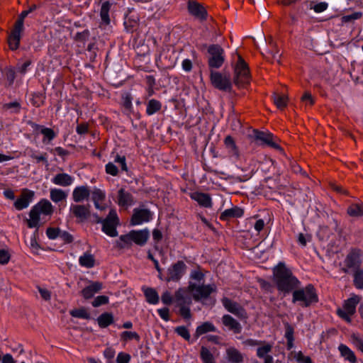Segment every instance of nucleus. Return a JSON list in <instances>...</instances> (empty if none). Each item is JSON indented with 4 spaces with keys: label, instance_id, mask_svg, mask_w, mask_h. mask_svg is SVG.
Returning <instances> with one entry per match:
<instances>
[{
    "label": "nucleus",
    "instance_id": "1",
    "mask_svg": "<svg viewBox=\"0 0 363 363\" xmlns=\"http://www.w3.org/2000/svg\"><path fill=\"white\" fill-rule=\"evenodd\" d=\"M278 290L284 295L298 288L300 282L284 264H279L274 272Z\"/></svg>",
    "mask_w": 363,
    "mask_h": 363
},
{
    "label": "nucleus",
    "instance_id": "2",
    "mask_svg": "<svg viewBox=\"0 0 363 363\" xmlns=\"http://www.w3.org/2000/svg\"><path fill=\"white\" fill-rule=\"evenodd\" d=\"M54 212V206L47 199H41L30 210L28 225L30 228H38L40 225L41 216L50 217Z\"/></svg>",
    "mask_w": 363,
    "mask_h": 363
},
{
    "label": "nucleus",
    "instance_id": "3",
    "mask_svg": "<svg viewBox=\"0 0 363 363\" xmlns=\"http://www.w3.org/2000/svg\"><path fill=\"white\" fill-rule=\"evenodd\" d=\"M318 301V296L313 285L308 284L306 287L294 290L293 292V303H299L303 307H308Z\"/></svg>",
    "mask_w": 363,
    "mask_h": 363
},
{
    "label": "nucleus",
    "instance_id": "4",
    "mask_svg": "<svg viewBox=\"0 0 363 363\" xmlns=\"http://www.w3.org/2000/svg\"><path fill=\"white\" fill-rule=\"evenodd\" d=\"M238 57L234 67V82L238 86H244L250 82L248 66L242 57L236 53Z\"/></svg>",
    "mask_w": 363,
    "mask_h": 363
},
{
    "label": "nucleus",
    "instance_id": "5",
    "mask_svg": "<svg viewBox=\"0 0 363 363\" xmlns=\"http://www.w3.org/2000/svg\"><path fill=\"white\" fill-rule=\"evenodd\" d=\"M361 297L353 294L345 301L342 306L337 309V315L345 321L351 322V316L356 312V307L359 303Z\"/></svg>",
    "mask_w": 363,
    "mask_h": 363
},
{
    "label": "nucleus",
    "instance_id": "6",
    "mask_svg": "<svg viewBox=\"0 0 363 363\" xmlns=\"http://www.w3.org/2000/svg\"><path fill=\"white\" fill-rule=\"evenodd\" d=\"M208 65L211 68H220L224 61L225 55L223 49L218 45H212L208 48Z\"/></svg>",
    "mask_w": 363,
    "mask_h": 363
},
{
    "label": "nucleus",
    "instance_id": "7",
    "mask_svg": "<svg viewBox=\"0 0 363 363\" xmlns=\"http://www.w3.org/2000/svg\"><path fill=\"white\" fill-rule=\"evenodd\" d=\"M102 230L110 237L118 235L116 226L118 224V218L116 210L111 209L106 218L101 220Z\"/></svg>",
    "mask_w": 363,
    "mask_h": 363
},
{
    "label": "nucleus",
    "instance_id": "8",
    "mask_svg": "<svg viewBox=\"0 0 363 363\" xmlns=\"http://www.w3.org/2000/svg\"><path fill=\"white\" fill-rule=\"evenodd\" d=\"M211 82L214 87L221 91H230L232 84L229 74L218 72H211Z\"/></svg>",
    "mask_w": 363,
    "mask_h": 363
},
{
    "label": "nucleus",
    "instance_id": "9",
    "mask_svg": "<svg viewBox=\"0 0 363 363\" xmlns=\"http://www.w3.org/2000/svg\"><path fill=\"white\" fill-rule=\"evenodd\" d=\"M23 28V12L19 14L13 30L8 38V43L11 50H16L20 44L21 33Z\"/></svg>",
    "mask_w": 363,
    "mask_h": 363
},
{
    "label": "nucleus",
    "instance_id": "10",
    "mask_svg": "<svg viewBox=\"0 0 363 363\" xmlns=\"http://www.w3.org/2000/svg\"><path fill=\"white\" fill-rule=\"evenodd\" d=\"M254 138L259 142L260 145H266L274 149H279L280 147L277 143V140L274 135L269 132H260L254 130Z\"/></svg>",
    "mask_w": 363,
    "mask_h": 363
},
{
    "label": "nucleus",
    "instance_id": "11",
    "mask_svg": "<svg viewBox=\"0 0 363 363\" xmlns=\"http://www.w3.org/2000/svg\"><path fill=\"white\" fill-rule=\"evenodd\" d=\"M189 289L192 292L194 298L196 300L207 298L215 290V287L211 285L197 286L191 284Z\"/></svg>",
    "mask_w": 363,
    "mask_h": 363
},
{
    "label": "nucleus",
    "instance_id": "12",
    "mask_svg": "<svg viewBox=\"0 0 363 363\" xmlns=\"http://www.w3.org/2000/svg\"><path fill=\"white\" fill-rule=\"evenodd\" d=\"M116 202L120 207L125 209L135 203L134 198L131 193L123 188H121L118 191Z\"/></svg>",
    "mask_w": 363,
    "mask_h": 363
},
{
    "label": "nucleus",
    "instance_id": "13",
    "mask_svg": "<svg viewBox=\"0 0 363 363\" xmlns=\"http://www.w3.org/2000/svg\"><path fill=\"white\" fill-rule=\"evenodd\" d=\"M152 219L151 212L145 208L135 209L131 218L133 225H139L143 223L150 221Z\"/></svg>",
    "mask_w": 363,
    "mask_h": 363
},
{
    "label": "nucleus",
    "instance_id": "14",
    "mask_svg": "<svg viewBox=\"0 0 363 363\" xmlns=\"http://www.w3.org/2000/svg\"><path fill=\"white\" fill-rule=\"evenodd\" d=\"M186 265L183 262H178L168 269L167 281H178L185 272Z\"/></svg>",
    "mask_w": 363,
    "mask_h": 363
},
{
    "label": "nucleus",
    "instance_id": "15",
    "mask_svg": "<svg viewBox=\"0 0 363 363\" xmlns=\"http://www.w3.org/2000/svg\"><path fill=\"white\" fill-rule=\"evenodd\" d=\"M362 252L359 250L351 251L345 259V264L349 268H353L355 270L359 269V267L362 262Z\"/></svg>",
    "mask_w": 363,
    "mask_h": 363
},
{
    "label": "nucleus",
    "instance_id": "16",
    "mask_svg": "<svg viewBox=\"0 0 363 363\" xmlns=\"http://www.w3.org/2000/svg\"><path fill=\"white\" fill-rule=\"evenodd\" d=\"M91 199L96 209L104 211L106 208V206L102 204V202L106 199V193L104 191L96 187L94 188L91 191Z\"/></svg>",
    "mask_w": 363,
    "mask_h": 363
},
{
    "label": "nucleus",
    "instance_id": "17",
    "mask_svg": "<svg viewBox=\"0 0 363 363\" xmlns=\"http://www.w3.org/2000/svg\"><path fill=\"white\" fill-rule=\"evenodd\" d=\"M130 233L133 242L141 246L144 245L147 242L150 236L149 231L147 229L131 230Z\"/></svg>",
    "mask_w": 363,
    "mask_h": 363
},
{
    "label": "nucleus",
    "instance_id": "18",
    "mask_svg": "<svg viewBox=\"0 0 363 363\" xmlns=\"http://www.w3.org/2000/svg\"><path fill=\"white\" fill-rule=\"evenodd\" d=\"M90 190L87 186H79L74 189L72 191V199L74 201L79 203L89 198Z\"/></svg>",
    "mask_w": 363,
    "mask_h": 363
},
{
    "label": "nucleus",
    "instance_id": "19",
    "mask_svg": "<svg viewBox=\"0 0 363 363\" xmlns=\"http://www.w3.org/2000/svg\"><path fill=\"white\" fill-rule=\"evenodd\" d=\"M70 212L80 220H86L89 216V208L84 205L72 204Z\"/></svg>",
    "mask_w": 363,
    "mask_h": 363
},
{
    "label": "nucleus",
    "instance_id": "20",
    "mask_svg": "<svg viewBox=\"0 0 363 363\" xmlns=\"http://www.w3.org/2000/svg\"><path fill=\"white\" fill-rule=\"evenodd\" d=\"M116 3V0H106L102 3L100 11L101 24L108 25L110 23L109 11L111 5Z\"/></svg>",
    "mask_w": 363,
    "mask_h": 363
},
{
    "label": "nucleus",
    "instance_id": "21",
    "mask_svg": "<svg viewBox=\"0 0 363 363\" xmlns=\"http://www.w3.org/2000/svg\"><path fill=\"white\" fill-rule=\"evenodd\" d=\"M28 125H30L33 128V130L36 134L40 133V134L43 135V136H44L43 140L44 141L45 140H48V141L50 142L55 136L54 131L51 128L40 127L38 125H36L30 121L28 122Z\"/></svg>",
    "mask_w": 363,
    "mask_h": 363
},
{
    "label": "nucleus",
    "instance_id": "22",
    "mask_svg": "<svg viewBox=\"0 0 363 363\" xmlns=\"http://www.w3.org/2000/svg\"><path fill=\"white\" fill-rule=\"evenodd\" d=\"M190 197L203 207L210 208L212 206L211 199L207 194L195 191L190 194Z\"/></svg>",
    "mask_w": 363,
    "mask_h": 363
},
{
    "label": "nucleus",
    "instance_id": "23",
    "mask_svg": "<svg viewBox=\"0 0 363 363\" xmlns=\"http://www.w3.org/2000/svg\"><path fill=\"white\" fill-rule=\"evenodd\" d=\"M223 324L234 333H240L242 330L241 325L230 315H224L222 318Z\"/></svg>",
    "mask_w": 363,
    "mask_h": 363
},
{
    "label": "nucleus",
    "instance_id": "24",
    "mask_svg": "<svg viewBox=\"0 0 363 363\" xmlns=\"http://www.w3.org/2000/svg\"><path fill=\"white\" fill-rule=\"evenodd\" d=\"M51 182L55 185L67 186L73 183L74 178L68 174L60 173L53 177Z\"/></svg>",
    "mask_w": 363,
    "mask_h": 363
},
{
    "label": "nucleus",
    "instance_id": "25",
    "mask_svg": "<svg viewBox=\"0 0 363 363\" xmlns=\"http://www.w3.org/2000/svg\"><path fill=\"white\" fill-rule=\"evenodd\" d=\"M188 9L190 13L199 19H205L206 16V9L199 4L189 2Z\"/></svg>",
    "mask_w": 363,
    "mask_h": 363
},
{
    "label": "nucleus",
    "instance_id": "26",
    "mask_svg": "<svg viewBox=\"0 0 363 363\" xmlns=\"http://www.w3.org/2000/svg\"><path fill=\"white\" fill-rule=\"evenodd\" d=\"M225 354L227 360L230 363H242L243 361L242 354L233 347L227 348Z\"/></svg>",
    "mask_w": 363,
    "mask_h": 363
},
{
    "label": "nucleus",
    "instance_id": "27",
    "mask_svg": "<svg viewBox=\"0 0 363 363\" xmlns=\"http://www.w3.org/2000/svg\"><path fill=\"white\" fill-rule=\"evenodd\" d=\"M224 307L230 313L242 316L244 313L243 309L235 302L232 301L228 298H224L222 300Z\"/></svg>",
    "mask_w": 363,
    "mask_h": 363
},
{
    "label": "nucleus",
    "instance_id": "28",
    "mask_svg": "<svg viewBox=\"0 0 363 363\" xmlns=\"http://www.w3.org/2000/svg\"><path fill=\"white\" fill-rule=\"evenodd\" d=\"M102 289V284L98 281L91 282L86 286L82 291V296L85 298H90Z\"/></svg>",
    "mask_w": 363,
    "mask_h": 363
},
{
    "label": "nucleus",
    "instance_id": "29",
    "mask_svg": "<svg viewBox=\"0 0 363 363\" xmlns=\"http://www.w3.org/2000/svg\"><path fill=\"white\" fill-rule=\"evenodd\" d=\"M224 144L230 157L238 159L239 157V151L233 138L228 135L224 140Z\"/></svg>",
    "mask_w": 363,
    "mask_h": 363
},
{
    "label": "nucleus",
    "instance_id": "30",
    "mask_svg": "<svg viewBox=\"0 0 363 363\" xmlns=\"http://www.w3.org/2000/svg\"><path fill=\"white\" fill-rule=\"evenodd\" d=\"M243 215V210L239 207H233L225 210L220 215V219L228 220L231 218H240Z\"/></svg>",
    "mask_w": 363,
    "mask_h": 363
},
{
    "label": "nucleus",
    "instance_id": "31",
    "mask_svg": "<svg viewBox=\"0 0 363 363\" xmlns=\"http://www.w3.org/2000/svg\"><path fill=\"white\" fill-rule=\"evenodd\" d=\"M142 290L149 303L157 304L159 302V296L155 289L150 287L143 286Z\"/></svg>",
    "mask_w": 363,
    "mask_h": 363
},
{
    "label": "nucleus",
    "instance_id": "32",
    "mask_svg": "<svg viewBox=\"0 0 363 363\" xmlns=\"http://www.w3.org/2000/svg\"><path fill=\"white\" fill-rule=\"evenodd\" d=\"M347 214L351 217L359 218L363 216V203H351L347 209Z\"/></svg>",
    "mask_w": 363,
    "mask_h": 363
},
{
    "label": "nucleus",
    "instance_id": "33",
    "mask_svg": "<svg viewBox=\"0 0 363 363\" xmlns=\"http://www.w3.org/2000/svg\"><path fill=\"white\" fill-rule=\"evenodd\" d=\"M79 264L85 268H92L95 265V259L93 255L89 252H84L79 258Z\"/></svg>",
    "mask_w": 363,
    "mask_h": 363
},
{
    "label": "nucleus",
    "instance_id": "34",
    "mask_svg": "<svg viewBox=\"0 0 363 363\" xmlns=\"http://www.w3.org/2000/svg\"><path fill=\"white\" fill-rule=\"evenodd\" d=\"M174 301L178 306L189 305L191 303V298L187 296L185 289H179L175 293Z\"/></svg>",
    "mask_w": 363,
    "mask_h": 363
},
{
    "label": "nucleus",
    "instance_id": "35",
    "mask_svg": "<svg viewBox=\"0 0 363 363\" xmlns=\"http://www.w3.org/2000/svg\"><path fill=\"white\" fill-rule=\"evenodd\" d=\"M50 197L54 203H58L65 200L67 194L61 189L52 188L50 191Z\"/></svg>",
    "mask_w": 363,
    "mask_h": 363
},
{
    "label": "nucleus",
    "instance_id": "36",
    "mask_svg": "<svg viewBox=\"0 0 363 363\" xmlns=\"http://www.w3.org/2000/svg\"><path fill=\"white\" fill-rule=\"evenodd\" d=\"M338 350L342 357L348 360L351 363H355L357 361L354 353L345 345L341 344L338 347Z\"/></svg>",
    "mask_w": 363,
    "mask_h": 363
},
{
    "label": "nucleus",
    "instance_id": "37",
    "mask_svg": "<svg viewBox=\"0 0 363 363\" xmlns=\"http://www.w3.org/2000/svg\"><path fill=\"white\" fill-rule=\"evenodd\" d=\"M113 321V316L111 313H104L100 315L97 318V322L101 328H106Z\"/></svg>",
    "mask_w": 363,
    "mask_h": 363
},
{
    "label": "nucleus",
    "instance_id": "38",
    "mask_svg": "<svg viewBox=\"0 0 363 363\" xmlns=\"http://www.w3.org/2000/svg\"><path fill=\"white\" fill-rule=\"evenodd\" d=\"M161 103L155 99H151L147 104L146 113L148 116H152L160 110Z\"/></svg>",
    "mask_w": 363,
    "mask_h": 363
},
{
    "label": "nucleus",
    "instance_id": "39",
    "mask_svg": "<svg viewBox=\"0 0 363 363\" xmlns=\"http://www.w3.org/2000/svg\"><path fill=\"white\" fill-rule=\"evenodd\" d=\"M216 327L210 322H205L199 327H197L196 333L197 335H201L208 332H215Z\"/></svg>",
    "mask_w": 363,
    "mask_h": 363
},
{
    "label": "nucleus",
    "instance_id": "40",
    "mask_svg": "<svg viewBox=\"0 0 363 363\" xmlns=\"http://www.w3.org/2000/svg\"><path fill=\"white\" fill-rule=\"evenodd\" d=\"M257 349V356L259 358H265L269 356L267 354L271 352L272 349V344L264 343L263 345H258Z\"/></svg>",
    "mask_w": 363,
    "mask_h": 363
},
{
    "label": "nucleus",
    "instance_id": "41",
    "mask_svg": "<svg viewBox=\"0 0 363 363\" xmlns=\"http://www.w3.org/2000/svg\"><path fill=\"white\" fill-rule=\"evenodd\" d=\"M133 240L131 239L130 233L121 235L118 240L116 241V245L120 248L128 247L132 245Z\"/></svg>",
    "mask_w": 363,
    "mask_h": 363
},
{
    "label": "nucleus",
    "instance_id": "42",
    "mask_svg": "<svg viewBox=\"0 0 363 363\" xmlns=\"http://www.w3.org/2000/svg\"><path fill=\"white\" fill-rule=\"evenodd\" d=\"M298 363H313L308 356H305L301 351H294L290 354Z\"/></svg>",
    "mask_w": 363,
    "mask_h": 363
},
{
    "label": "nucleus",
    "instance_id": "43",
    "mask_svg": "<svg viewBox=\"0 0 363 363\" xmlns=\"http://www.w3.org/2000/svg\"><path fill=\"white\" fill-rule=\"evenodd\" d=\"M354 284L356 288L363 289V269H357L354 272Z\"/></svg>",
    "mask_w": 363,
    "mask_h": 363
},
{
    "label": "nucleus",
    "instance_id": "44",
    "mask_svg": "<svg viewBox=\"0 0 363 363\" xmlns=\"http://www.w3.org/2000/svg\"><path fill=\"white\" fill-rule=\"evenodd\" d=\"M274 102L278 108L282 109L287 105V96L279 94H274Z\"/></svg>",
    "mask_w": 363,
    "mask_h": 363
},
{
    "label": "nucleus",
    "instance_id": "45",
    "mask_svg": "<svg viewBox=\"0 0 363 363\" xmlns=\"http://www.w3.org/2000/svg\"><path fill=\"white\" fill-rule=\"evenodd\" d=\"M201 358L203 363H216L212 353L205 347L201 349Z\"/></svg>",
    "mask_w": 363,
    "mask_h": 363
},
{
    "label": "nucleus",
    "instance_id": "46",
    "mask_svg": "<svg viewBox=\"0 0 363 363\" xmlns=\"http://www.w3.org/2000/svg\"><path fill=\"white\" fill-rule=\"evenodd\" d=\"M60 229L58 228H48L46 230V235L50 240H55L59 238Z\"/></svg>",
    "mask_w": 363,
    "mask_h": 363
},
{
    "label": "nucleus",
    "instance_id": "47",
    "mask_svg": "<svg viewBox=\"0 0 363 363\" xmlns=\"http://www.w3.org/2000/svg\"><path fill=\"white\" fill-rule=\"evenodd\" d=\"M121 339L124 340H140L139 335L134 331H124L121 335Z\"/></svg>",
    "mask_w": 363,
    "mask_h": 363
},
{
    "label": "nucleus",
    "instance_id": "48",
    "mask_svg": "<svg viewBox=\"0 0 363 363\" xmlns=\"http://www.w3.org/2000/svg\"><path fill=\"white\" fill-rule=\"evenodd\" d=\"M70 314L73 317L88 319L89 318V314L84 309H76L73 310L70 312Z\"/></svg>",
    "mask_w": 363,
    "mask_h": 363
},
{
    "label": "nucleus",
    "instance_id": "49",
    "mask_svg": "<svg viewBox=\"0 0 363 363\" xmlns=\"http://www.w3.org/2000/svg\"><path fill=\"white\" fill-rule=\"evenodd\" d=\"M35 197V192L33 191L24 189V208H26Z\"/></svg>",
    "mask_w": 363,
    "mask_h": 363
},
{
    "label": "nucleus",
    "instance_id": "50",
    "mask_svg": "<svg viewBox=\"0 0 363 363\" xmlns=\"http://www.w3.org/2000/svg\"><path fill=\"white\" fill-rule=\"evenodd\" d=\"M131 359V356L125 352H121L118 354L116 357L117 363H129Z\"/></svg>",
    "mask_w": 363,
    "mask_h": 363
},
{
    "label": "nucleus",
    "instance_id": "51",
    "mask_svg": "<svg viewBox=\"0 0 363 363\" xmlns=\"http://www.w3.org/2000/svg\"><path fill=\"white\" fill-rule=\"evenodd\" d=\"M108 302V297L106 296H99L94 298L92 302L94 307H99L103 304H106Z\"/></svg>",
    "mask_w": 363,
    "mask_h": 363
},
{
    "label": "nucleus",
    "instance_id": "52",
    "mask_svg": "<svg viewBox=\"0 0 363 363\" xmlns=\"http://www.w3.org/2000/svg\"><path fill=\"white\" fill-rule=\"evenodd\" d=\"M362 16V13L360 11L354 12L352 14L344 16L342 17V21L347 23L351 21L357 20L360 18Z\"/></svg>",
    "mask_w": 363,
    "mask_h": 363
},
{
    "label": "nucleus",
    "instance_id": "53",
    "mask_svg": "<svg viewBox=\"0 0 363 363\" xmlns=\"http://www.w3.org/2000/svg\"><path fill=\"white\" fill-rule=\"evenodd\" d=\"M176 332L179 335L182 337L184 339L189 340L190 339V334L188 330L184 326H179L176 328Z\"/></svg>",
    "mask_w": 363,
    "mask_h": 363
},
{
    "label": "nucleus",
    "instance_id": "54",
    "mask_svg": "<svg viewBox=\"0 0 363 363\" xmlns=\"http://www.w3.org/2000/svg\"><path fill=\"white\" fill-rule=\"evenodd\" d=\"M44 97L41 94H34L31 98V102L35 106H40L43 103Z\"/></svg>",
    "mask_w": 363,
    "mask_h": 363
},
{
    "label": "nucleus",
    "instance_id": "55",
    "mask_svg": "<svg viewBox=\"0 0 363 363\" xmlns=\"http://www.w3.org/2000/svg\"><path fill=\"white\" fill-rule=\"evenodd\" d=\"M106 172L112 176H116L118 174V167L112 162L106 164Z\"/></svg>",
    "mask_w": 363,
    "mask_h": 363
},
{
    "label": "nucleus",
    "instance_id": "56",
    "mask_svg": "<svg viewBox=\"0 0 363 363\" xmlns=\"http://www.w3.org/2000/svg\"><path fill=\"white\" fill-rule=\"evenodd\" d=\"M328 7V4L326 2H320L316 4H315L313 7H311L312 9L315 13H321L324 11H325Z\"/></svg>",
    "mask_w": 363,
    "mask_h": 363
},
{
    "label": "nucleus",
    "instance_id": "57",
    "mask_svg": "<svg viewBox=\"0 0 363 363\" xmlns=\"http://www.w3.org/2000/svg\"><path fill=\"white\" fill-rule=\"evenodd\" d=\"M10 255L8 251L0 248V264H5L9 262Z\"/></svg>",
    "mask_w": 363,
    "mask_h": 363
},
{
    "label": "nucleus",
    "instance_id": "58",
    "mask_svg": "<svg viewBox=\"0 0 363 363\" xmlns=\"http://www.w3.org/2000/svg\"><path fill=\"white\" fill-rule=\"evenodd\" d=\"M352 342L354 345V346L359 350L361 352H363V340L357 335H353L352 336Z\"/></svg>",
    "mask_w": 363,
    "mask_h": 363
},
{
    "label": "nucleus",
    "instance_id": "59",
    "mask_svg": "<svg viewBox=\"0 0 363 363\" xmlns=\"http://www.w3.org/2000/svg\"><path fill=\"white\" fill-rule=\"evenodd\" d=\"M89 35V31L85 30L81 33H77L75 35V40L77 41L84 43L88 39Z\"/></svg>",
    "mask_w": 363,
    "mask_h": 363
},
{
    "label": "nucleus",
    "instance_id": "60",
    "mask_svg": "<svg viewBox=\"0 0 363 363\" xmlns=\"http://www.w3.org/2000/svg\"><path fill=\"white\" fill-rule=\"evenodd\" d=\"M285 337L287 340H294V328L287 323L285 324Z\"/></svg>",
    "mask_w": 363,
    "mask_h": 363
},
{
    "label": "nucleus",
    "instance_id": "61",
    "mask_svg": "<svg viewBox=\"0 0 363 363\" xmlns=\"http://www.w3.org/2000/svg\"><path fill=\"white\" fill-rule=\"evenodd\" d=\"M114 162H117L120 164L122 170H123V171L128 170L126 163H125V158L124 156L121 157L120 155H116V157L114 159Z\"/></svg>",
    "mask_w": 363,
    "mask_h": 363
},
{
    "label": "nucleus",
    "instance_id": "62",
    "mask_svg": "<svg viewBox=\"0 0 363 363\" xmlns=\"http://www.w3.org/2000/svg\"><path fill=\"white\" fill-rule=\"evenodd\" d=\"M38 228H35V232L30 240V247L33 250H37L38 249V244L37 242V237H38Z\"/></svg>",
    "mask_w": 363,
    "mask_h": 363
},
{
    "label": "nucleus",
    "instance_id": "63",
    "mask_svg": "<svg viewBox=\"0 0 363 363\" xmlns=\"http://www.w3.org/2000/svg\"><path fill=\"white\" fill-rule=\"evenodd\" d=\"M187 306L188 305L179 306L180 307V314L184 318H189L191 316L190 310Z\"/></svg>",
    "mask_w": 363,
    "mask_h": 363
},
{
    "label": "nucleus",
    "instance_id": "64",
    "mask_svg": "<svg viewBox=\"0 0 363 363\" xmlns=\"http://www.w3.org/2000/svg\"><path fill=\"white\" fill-rule=\"evenodd\" d=\"M162 301L163 303L169 305L172 302V296L169 291H165L162 295Z\"/></svg>",
    "mask_w": 363,
    "mask_h": 363
}]
</instances>
